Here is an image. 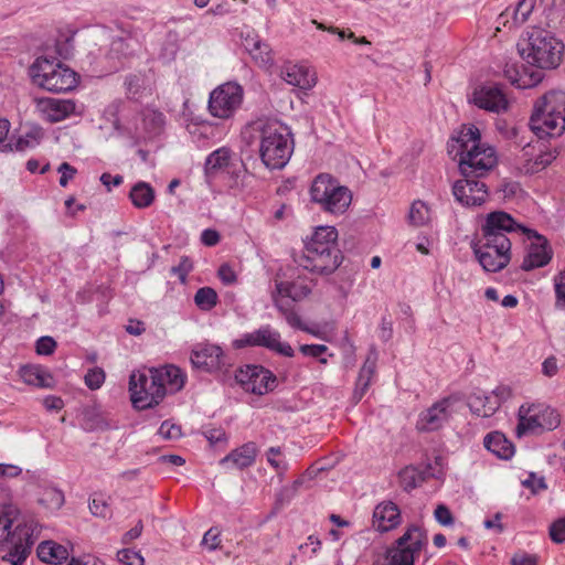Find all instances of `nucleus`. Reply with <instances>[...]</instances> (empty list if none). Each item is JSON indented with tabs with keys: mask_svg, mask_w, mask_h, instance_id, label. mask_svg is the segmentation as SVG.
<instances>
[{
	"mask_svg": "<svg viewBox=\"0 0 565 565\" xmlns=\"http://www.w3.org/2000/svg\"><path fill=\"white\" fill-rule=\"evenodd\" d=\"M281 78L289 85L300 89H311L316 83V74L308 67L298 64H287L281 68Z\"/></svg>",
	"mask_w": 565,
	"mask_h": 565,
	"instance_id": "bb28decb",
	"label": "nucleus"
},
{
	"mask_svg": "<svg viewBox=\"0 0 565 565\" xmlns=\"http://www.w3.org/2000/svg\"><path fill=\"white\" fill-rule=\"evenodd\" d=\"M41 138V131L39 129H33L31 131L25 132L23 136H20L14 143V148L18 151H24L30 148H34Z\"/></svg>",
	"mask_w": 565,
	"mask_h": 565,
	"instance_id": "37998d69",
	"label": "nucleus"
},
{
	"mask_svg": "<svg viewBox=\"0 0 565 565\" xmlns=\"http://www.w3.org/2000/svg\"><path fill=\"white\" fill-rule=\"evenodd\" d=\"M556 306L565 307V270L554 278Z\"/></svg>",
	"mask_w": 565,
	"mask_h": 565,
	"instance_id": "bf43d9fd",
	"label": "nucleus"
},
{
	"mask_svg": "<svg viewBox=\"0 0 565 565\" xmlns=\"http://www.w3.org/2000/svg\"><path fill=\"white\" fill-rule=\"evenodd\" d=\"M41 117L49 122H58L75 111V103L71 99L41 98L36 102Z\"/></svg>",
	"mask_w": 565,
	"mask_h": 565,
	"instance_id": "4be33fe9",
	"label": "nucleus"
},
{
	"mask_svg": "<svg viewBox=\"0 0 565 565\" xmlns=\"http://www.w3.org/2000/svg\"><path fill=\"white\" fill-rule=\"evenodd\" d=\"M302 482V478H299L295 480L291 486L282 488L277 495V502L280 504L289 503L296 497Z\"/></svg>",
	"mask_w": 565,
	"mask_h": 565,
	"instance_id": "603ef678",
	"label": "nucleus"
},
{
	"mask_svg": "<svg viewBox=\"0 0 565 565\" xmlns=\"http://www.w3.org/2000/svg\"><path fill=\"white\" fill-rule=\"evenodd\" d=\"M252 127L259 134V156L263 163L269 169L284 168L294 151L289 128L270 119H258Z\"/></svg>",
	"mask_w": 565,
	"mask_h": 565,
	"instance_id": "20e7f679",
	"label": "nucleus"
},
{
	"mask_svg": "<svg viewBox=\"0 0 565 565\" xmlns=\"http://www.w3.org/2000/svg\"><path fill=\"white\" fill-rule=\"evenodd\" d=\"M156 370L160 382L163 384L164 395L167 393H177L183 388L186 376L180 367L166 365Z\"/></svg>",
	"mask_w": 565,
	"mask_h": 565,
	"instance_id": "c756f323",
	"label": "nucleus"
},
{
	"mask_svg": "<svg viewBox=\"0 0 565 565\" xmlns=\"http://www.w3.org/2000/svg\"><path fill=\"white\" fill-rule=\"evenodd\" d=\"M89 510L95 516L103 519L109 518L111 514L107 501L102 497H94L89 503Z\"/></svg>",
	"mask_w": 565,
	"mask_h": 565,
	"instance_id": "09e8293b",
	"label": "nucleus"
},
{
	"mask_svg": "<svg viewBox=\"0 0 565 565\" xmlns=\"http://www.w3.org/2000/svg\"><path fill=\"white\" fill-rule=\"evenodd\" d=\"M129 392L134 406L140 409L153 407L164 397L163 384L156 369L134 372L129 379Z\"/></svg>",
	"mask_w": 565,
	"mask_h": 565,
	"instance_id": "9d476101",
	"label": "nucleus"
},
{
	"mask_svg": "<svg viewBox=\"0 0 565 565\" xmlns=\"http://www.w3.org/2000/svg\"><path fill=\"white\" fill-rule=\"evenodd\" d=\"M532 147L530 145H526L523 148V156L522 160L523 162L520 163L518 167L519 170L522 173L525 174H533L536 173L543 169H545L552 161L556 158L557 151L556 150H548V151H541L540 154L535 157V159L527 158L531 154Z\"/></svg>",
	"mask_w": 565,
	"mask_h": 565,
	"instance_id": "c85d7f7f",
	"label": "nucleus"
},
{
	"mask_svg": "<svg viewBox=\"0 0 565 565\" xmlns=\"http://www.w3.org/2000/svg\"><path fill=\"white\" fill-rule=\"evenodd\" d=\"M106 374L100 367L89 369L84 377L85 384L89 390H98L104 384Z\"/></svg>",
	"mask_w": 565,
	"mask_h": 565,
	"instance_id": "49530a36",
	"label": "nucleus"
},
{
	"mask_svg": "<svg viewBox=\"0 0 565 565\" xmlns=\"http://www.w3.org/2000/svg\"><path fill=\"white\" fill-rule=\"evenodd\" d=\"M550 537L556 544L565 543V518H561L551 524Z\"/></svg>",
	"mask_w": 565,
	"mask_h": 565,
	"instance_id": "6e6d98bb",
	"label": "nucleus"
},
{
	"mask_svg": "<svg viewBox=\"0 0 565 565\" xmlns=\"http://www.w3.org/2000/svg\"><path fill=\"white\" fill-rule=\"evenodd\" d=\"M452 397H445L423 411L417 419L416 428L419 431H436L443 428L452 416Z\"/></svg>",
	"mask_w": 565,
	"mask_h": 565,
	"instance_id": "dca6fc26",
	"label": "nucleus"
},
{
	"mask_svg": "<svg viewBox=\"0 0 565 565\" xmlns=\"http://www.w3.org/2000/svg\"><path fill=\"white\" fill-rule=\"evenodd\" d=\"M117 558L122 565H143L145 559L138 551L124 548L117 553Z\"/></svg>",
	"mask_w": 565,
	"mask_h": 565,
	"instance_id": "de8ad7c7",
	"label": "nucleus"
},
{
	"mask_svg": "<svg viewBox=\"0 0 565 565\" xmlns=\"http://www.w3.org/2000/svg\"><path fill=\"white\" fill-rule=\"evenodd\" d=\"M311 200L318 203L322 210L332 214H342L352 201V194L347 186L329 174L318 175L310 189Z\"/></svg>",
	"mask_w": 565,
	"mask_h": 565,
	"instance_id": "0eeeda50",
	"label": "nucleus"
},
{
	"mask_svg": "<svg viewBox=\"0 0 565 565\" xmlns=\"http://www.w3.org/2000/svg\"><path fill=\"white\" fill-rule=\"evenodd\" d=\"M473 253L486 271L498 273L505 268L511 259V249L486 247L483 243L472 244Z\"/></svg>",
	"mask_w": 565,
	"mask_h": 565,
	"instance_id": "6ab92c4d",
	"label": "nucleus"
},
{
	"mask_svg": "<svg viewBox=\"0 0 565 565\" xmlns=\"http://www.w3.org/2000/svg\"><path fill=\"white\" fill-rule=\"evenodd\" d=\"M377 351L375 348H371L359 372L355 388L353 392V399L355 403L360 402L371 385V381L375 374Z\"/></svg>",
	"mask_w": 565,
	"mask_h": 565,
	"instance_id": "cd10ccee",
	"label": "nucleus"
},
{
	"mask_svg": "<svg viewBox=\"0 0 565 565\" xmlns=\"http://www.w3.org/2000/svg\"><path fill=\"white\" fill-rule=\"evenodd\" d=\"M57 171L61 173L60 185L63 188L66 186L68 181L76 174V169L67 162L61 163Z\"/></svg>",
	"mask_w": 565,
	"mask_h": 565,
	"instance_id": "774afa93",
	"label": "nucleus"
},
{
	"mask_svg": "<svg viewBox=\"0 0 565 565\" xmlns=\"http://www.w3.org/2000/svg\"><path fill=\"white\" fill-rule=\"evenodd\" d=\"M338 231L333 226H320L313 233L311 239L326 242L328 244H337Z\"/></svg>",
	"mask_w": 565,
	"mask_h": 565,
	"instance_id": "8fccbe9b",
	"label": "nucleus"
},
{
	"mask_svg": "<svg viewBox=\"0 0 565 565\" xmlns=\"http://www.w3.org/2000/svg\"><path fill=\"white\" fill-rule=\"evenodd\" d=\"M434 516L440 525L449 526L454 524L452 513L445 504L437 505L434 512Z\"/></svg>",
	"mask_w": 565,
	"mask_h": 565,
	"instance_id": "13d9d810",
	"label": "nucleus"
},
{
	"mask_svg": "<svg viewBox=\"0 0 565 565\" xmlns=\"http://www.w3.org/2000/svg\"><path fill=\"white\" fill-rule=\"evenodd\" d=\"M81 426L86 431L105 430L110 427L103 412L97 407H87L83 411Z\"/></svg>",
	"mask_w": 565,
	"mask_h": 565,
	"instance_id": "f704fd0d",
	"label": "nucleus"
},
{
	"mask_svg": "<svg viewBox=\"0 0 565 565\" xmlns=\"http://www.w3.org/2000/svg\"><path fill=\"white\" fill-rule=\"evenodd\" d=\"M257 446L248 441L241 447L232 450L227 456L220 460V465L232 469H245L254 465L257 457Z\"/></svg>",
	"mask_w": 565,
	"mask_h": 565,
	"instance_id": "a878e982",
	"label": "nucleus"
},
{
	"mask_svg": "<svg viewBox=\"0 0 565 565\" xmlns=\"http://www.w3.org/2000/svg\"><path fill=\"white\" fill-rule=\"evenodd\" d=\"M217 294L211 287L199 288L194 295V302L203 311L212 310L217 303Z\"/></svg>",
	"mask_w": 565,
	"mask_h": 565,
	"instance_id": "ea45409f",
	"label": "nucleus"
},
{
	"mask_svg": "<svg viewBox=\"0 0 565 565\" xmlns=\"http://www.w3.org/2000/svg\"><path fill=\"white\" fill-rule=\"evenodd\" d=\"M530 128L539 137H559L565 131V93L551 90L533 107Z\"/></svg>",
	"mask_w": 565,
	"mask_h": 565,
	"instance_id": "39448f33",
	"label": "nucleus"
},
{
	"mask_svg": "<svg viewBox=\"0 0 565 565\" xmlns=\"http://www.w3.org/2000/svg\"><path fill=\"white\" fill-rule=\"evenodd\" d=\"M403 488L407 491L415 489L422 481L419 472L413 467H406L399 472Z\"/></svg>",
	"mask_w": 565,
	"mask_h": 565,
	"instance_id": "a18cd8bd",
	"label": "nucleus"
},
{
	"mask_svg": "<svg viewBox=\"0 0 565 565\" xmlns=\"http://www.w3.org/2000/svg\"><path fill=\"white\" fill-rule=\"evenodd\" d=\"M484 447L500 459H510L514 454L513 445L499 431L488 434L483 440Z\"/></svg>",
	"mask_w": 565,
	"mask_h": 565,
	"instance_id": "2f4dec72",
	"label": "nucleus"
},
{
	"mask_svg": "<svg viewBox=\"0 0 565 565\" xmlns=\"http://www.w3.org/2000/svg\"><path fill=\"white\" fill-rule=\"evenodd\" d=\"M192 270V262L188 257H182L179 265L172 267L171 271L185 282L188 274Z\"/></svg>",
	"mask_w": 565,
	"mask_h": 565,
	"instance_id": "0e129e2a",
	"label": "nucleus"
},
{
	"mask_svg": "<svg viewBox=\"0 0 565 565\" xmlns=\"http://www.w3.org/2000/svg\"><path fill=\"white\" fill-rule=\"evenodd\" d=\"M191 362L195 367L207 371L218 370L227 364L226 356L221 347L202 344L192 351Z\"/></svg>",
	"mask_w": 565,
	"mask_h": 565,
	"instance_id": "412c9836",
	"label": "nucleus"
},
{
	"mask_svg": "<svg viewBox=\"0 0 565 565\" xmlns=\"http://www.w3.org/2000/svg\"><path fill=\"white\" fill-rule=\"evenodd\" d=\"M401 511L392 501L379 503L373 512V526L380 532H387L401 523Z\"/></svg>",
	"mask_w": 565,
	"mask_h": 565,
	"instance_id": "b1692460",
	"label": "nucleus"
},
{
	"mask_svg": "<svg viewBox=\"0 0 565 565\" xmlns=\"http://www.w3.org/2000/svg\"><path fill=\"white\" fill-rule=\"evenodd\" d=\"M482 178L462 177L452 186L455 199L465 206H479L488 198V188Z\"/></svg>",
	"mask_w": 565,
	"mask_h": 565,
	"instance_id": "f3484780",
	"label": "nucleus"
},
{
	"mask_svg": "<svg viewBox=\"0 0 565 565\" xmlns=\"http://www.w3.org/2000/svg\"><path fill=\"white\" fill-rule=\"evenodd\" d=\"M522 486L530 489L533 494H536L547 488L544 477H539L534 472L529 473V477L525 480H522Z\"/></svg>",
	"mask_w": 565,
	"mask_h": 565,
	"instance_id": "864d4df0",
	"label": "nucleus"
},
{
	"mask_svg": "<svg viewBox=\"0 0 565 565\" xmlns=\"http://www.w3.org/2000/svg\"><path fill=\"white\" fill-rule=\"evenodd\" d=\"M539 557L525 552L515 553L511 558V565H537Z\"/></svg>",
	"mask_w": 565,
	"mask_h": 565,
	"instance_id": "69168bd1",
	"label": "nucleus"
},
{
	"mask_svg": "<svg viewBox=\"0 0 565 565\" xmlns=\"http://www.w3.org/2000/svg\"><path fill=\"white\" fill-rule=\"evenodd\" d=\"M230 166L231 167L225 170L226 173L231 175L228 185L231 188H239L242 185L241 179L246 174V170L242 163L231 162Z\"/></svg>",
	"mask_w": 565,
	"mask_h": 565,
	"instance_id": "5fc2aeb1",
	"label": "nucleus"
},
{
	"mask_svg": "<svg viewBox=\"0 0 565 565\" xmlns=\"http://www.w3.org/2000/svg\"><path fill=\"white\" fill-rule=\"evenodd\" d=\"M522 228L524 227L518 224L510 214L495 211L487 215L481 227L482 236L477 242L483 243L486 247L511 249V241L507 234L518 230L522 231Z\"/></svg>",
	"mask_w": 565,
	"mask_h": 565,
	"instance_id": "9b49d317",
	"label": "nucleus"
},
{
	"mask_svg": "<svg viewBox=\"0 0 565 565\" xmlns=\"http://www.w3.org/2000/svg\"><path fill=\"white\" fill-rule=\"evenodd\" d=\"M472 103L481 109L500 113L508 108V99L498 85H484L476 88Z\"/></svg>",
	"mask_w": 565,
	"mask_h": 565,
	"instance_id": "aec40b11",
	"label": "nucleus"
},
{
	"mask_svg": "<svg viewBox=\"0 0 565 565\" xmlns=\"http://www.w3.org/2000/svg\"><path fill=\"white\" fill-rule=\"evenodd\" d=\"M426 544V533L419 526L411 525L376 565H414L416 555Z\"/></svg>",
	"mask_w": 565,
	"mask_h": 565,
	"instance_id": "1a4fd4ad",
	"label": "nucleus"
},
{
	"mask_svg": "<svg viewBox=\"0 0 565 565\" xmlns=\"http://www.w3.org/2000/svg\"><path fill=\"white\" fill-rule=\"evenodd\" d=\"M154 198L153 188L145 181L137 182L129 192V199L137 209L149 207L153 203Z\"/></svg>",
	"mask_w": 565,
	"mask_h": 565,
	"instance_id": "72a5a7b5",
	"label": "nucleus"
},
{
	"mask_svg": "<svg viewBox=\"0 0 565 565\" xmlns=\"http://www.w3.org/2000/svg\"><path fill=\"white\" fill-rule=\"evenodd\" d=\"M130 39L115 38L109 47V54L114 58H120L132 53Z\"/></svg>",
	"mask_w": 565,
	"mask_h": 565,
	"instance_id": "c03bdc74",
	"label": "nucleus"
},
{
	"mask_svg": "<svg viewBox=\"0 0 565 565\" xmlns=\"http://www.w3.org/2000/svg\"><path fill=\"white\" fill-rule=\"evenodd\" d=\"M534 7L535 0H520L512 11H510V9H507L500 15V19L511 17L513 25H521L527 21L529 17L533 12Z\"/></svg>",
	"mask_w": 565,
	"mask_h": 565,
	"instance_id": "e433bc0d",
	"label": "nucleus"
},
{
	"mask_svg": "<svg viewBox=\"0 0 565 565\" xmlns=\"http://www.w3.org/2000/svg\"><path fill=\"white\" fill-rule=\"evenodd\" d=\"M539 406L532 404L526 405L523 404L519 408V423L516 426V434L518 436H522L525 434H533L539 428L552 430L556 428L559 425V417L558 414L550 408L545 407L543 409V416L548 415L550 420L548 422H542L540 416V411H537Z\"/></svg>",
	"mask_w": 565,
	"mask_h": 565,
	"instance_id": "2eb2a0df",
	"label": "nucleus"
},
{
	"mask_svg": "<svg viewBox=\"0 0 565 565\" xmlns=\"http://www.w3.org/2000/svg\"><path fill=\"white\" fill-rule=\"evenodd\" d=\"M244 90L236 83H225L212 90L209 98V110L212 116L227 119L234 115L243 102Z\"/></svg>",
	"mask_w": 565,
	"mask_h": 565,
	"instance_id": "ddd939ff",
	"label": "nucleus"
},
{
	"mask_svg": "<svg viewBox=\"0 0 565 565\" xmlns=\"http://www.w3.org/2000/svg\"><path fill=\"white\" fill-rule=\"evenodd\" d=\"M166 124L164 115L153 108H146L140 113V125L136 127L138 138L150 139L163 131Z\"/></svg>",
	"mask_w": 565,
	"mask_h": 565,
	"instance_id": "393cba45",
	"label": "nucleus"
},
{
	"mask_svg": "<svg viewBox=\"0 0 565 565\" xmlns=\"http://www.w3.org/2000/svg\"><path fill=\"white\" fill-rule=\"evenodd\" d=\"M39 503L49 510H58L64 503V494L57 488H44L40 493Z\"/></svg>",
	"mask_w": 565,
	"mask_h": 565,
	"instance_id": "58836bf2",
	"label": "nucleus"
},
{
	"mask_svg": "<svg viewBox=\"0 0 565 565\" xmlns=\"http://www.w3.org/2000/svg\"><path fill=\"white\" fill-rule=\"evenodd\" d=\"M220 531L212 527L209 531L205 532L202 543L204 545H207L209 550L214 551L220 545Z\"/></svg>",
	"mask_w": 565,
	"mask_h": 565,
	"instance_id": "338daca9",
	"label": "nucleus"
},
{
	"mask_svg": "<svg viewBox=\"0 0 565 565\" xmlns=\"http://www.w3.org/2000/svg\"><path fill=\"white\" fill-rule=\"evenodd\" d=\"M235 349L246 347H262L278 355L292 358L295 351L288 342L281 341L280 332L269 324L262 326L253 332L244 333L233 341Z\"/></svg>",
	"mask_w": 565,
	"mask_h": 565,
	"instance_id": "f8f14e48",
	"label": "nucleus"
},
{
	"mask_svg": "<svg viewBox=\"0 0 565 565\" xmlns=\"http://www.w3.org/2000/svg\"><path fill=\"white\" fill-rule=\"evenodd\" d=\"M36 353L41 355H50L54 352L56 348V342L52 337L45 335L41 337L36 341Z\"/></svg>",
	"mask_w": 565,
	"mask_h": 565,
	"instance_id": "680f3d73",
	"label": "nucleus"
},
{
	"mask_svg": "<svg viewBox=\"0 0 565 565\" xmlns=\"http://www.w3.org/2000/svg\"><path fill=\"white\" fill-rule=\"evenodd\" d=\"M158 433L164 439H178L181 436V428L175 424L164 420Z\"/></svg>",
	"mask_w": 565,
	"mask_h": 565,
	"instance_id": "052dcab7",
	"label": "nucleus"
},
{
	"mask_svg": "<svg viewBox=\"0 0 565 565\" xmlns=\"http://www.w3.org/2000/svg\"><path fill=\"white\" fill-rule=\"evenodd\" d=\"M36 553L38 557L42 562L49 564H60L68 557L66 547L53 541H44L40 543Z\"/></svg>",
	"mask_w": 565,
	"mask_h": 565,
	"instance_id": "473e14b6",
	"label": "nucleus"
},
{
	"mask_svg": "<svg viewBox=\"0 0 565 565\" xmlns=\"http://www.w3.org/2000/svg\"><path fill=\"white\" fill-rule=\"evenodd\" d=\"M328 347L324 344H301L299 347V351L306 355L311 358H320L322 354L328 352Z\"/></svg>",
	"mask_w": 565,
	"mask_h": 565,
	"instance_id": "e2e57ef3",
	"label": "nucleus"
},
{
	"mask_svg": "<svg viewBox=\"0 0 565 565\" xmlns=\"http://www.w3.org/2000/svg\"><path fill=\"white\" fill-rule=\"evenodd\" d=\"M231 152L226 148H220L210 153L205 160L206 173L211 174L217 170H226L231 166Z\"/></svg>",
	"mask_w": 565,
	"mask_h": 565,
	"instance_id": "4c0bfd02",
	"label": "nucleus"
},
{
	"mask_svg": "<svg viewBox=\"0 0 565 565\" xmlns=\"http://www.w3.org/2000/svg\"><path fill=\"white\" fill-rule=\"evenodd\" d=\"M409 223L414 226H423L429 220V209L423 201H415L408 214Z\"/></svg>",
	"mask_w": 565,
	"mask_h": 565,
	"instance_id": "a19ab883",
	"label": "nucleus"
},
{
	"mask_svg": "<svg viewBox=\"0 0 565 565\" xmlns=\"http://www.w3.org/2000/svg\"><path fill=\"white\" fill-rule=\"evenodd\" d=\"M29 74L34 85L52 93H64L73 89L76 73L55 58L38 57L30 66Z\"/></svg>",
	"mask_w": 565,
	"mask_h": 565,
	"instance_id": "423d86ee",
	"label": "nucleus"
},
{
	"mask_svg": "<svg viewBox=\"0 0 565 565\" xmlns=\"http://www.w3.org/2000/svg\"><path fill=\"white\" fill-rule=\"evenodd\" d=\"M20 375L24 383L36 387H50L52 383V376L36 365L22 366Z\"/></svg>",
	"mask_w": 565,
	"mask_h": 565,
	"instance_id": "c9c22d12",
	"label": "nucleus"
},
{
	"mask_svg": "<svg viewBox=\"0 0 565 565\" xmlns=\"http://www.w3.org/2000/svg\"><path fill=\"white\" fill-rule=\"evenodd\" d=\"M341 262L342 255L337 244L327 245L326 242L317 239H310L303 254L297 259L300 267L320 275L333 273Z\"/></svg>",
	"mask_w": 565,
	"mask_h": 565,
	"instance_id": "6e6552de",
	"label": "nucleus"
},
{
	"mask_svg": "<svg viewBox=\"0 0 565 565\" xmlns=\"http://www.w3.org/2000/svg\"><path fill=\"white\" fill-rule=\"evenodd\" d=\"M243 46L257 66L269 70L274 65V53L270 45L257 34L247 33L243 38Z\"/></svg>",
	"mask_w": 565,
	"mask_h": 565,
	"instance_id": "5701e85b",
	"label": "nucleus"
},
{
	"mask_svg": "<svg viewBox=\"0 0 565 565\" xmlns=\"http://www.w3.org/2000/svg\"><path fill=\"white\" fill-rule=\"evenodd\" d=\"M459 170L462 177L484 178L498 163L493 147L480 142L476 126L461 130L458 138Z\"/></svg>",
	"mask_w": 565,
	"mask_h": 565,
	"instance_id": "7ed1b4c3",
	"label": "nucleus"
},
{
	"mask_svg": "<svg viewBox=\"0 0 565 565\" xmlns=\"http://www.w3.org/2000/svg\"><path fill=\"white\" fill-rule=\"evenodd\" d=\"M13 505L4 507L0 515V548L7 550L3 559L21 565L39 537L40 530L33 520L21 521Z\"/></svg>",
	"mask_w": 565,
	"mask_h": 565,
	"instance_id": "f03ea898",
	"label": "nucleus"
},
{
	"mask_svg": "<svg viewBox=\"0 0 565 565\" xmlns=\"http://www.w3.org/2000/svg\"><path fill=\"white\" fill-rule=\"evenodd\" d=\"M312 286V281L307 282L303 279H297L294 281L277 282L276 289L282 297L290 298L294 301H301L310 295Z\"/></svg>",
	"mask_w": 565,
	"mask_h": 565,
	"instance_id": "7c9ffc66",
	"label": "nucleus"
},
{
	"mask_svg": "<svg viewBox=\"0 0 565 565\" xmlns=\"http://www.w3.org/2000/svg\"><path fill=\"white\" fill-rule=\"evenodd\" d=\"M467 404L472 414L486 417V406L481 398V392H475L468 396Z\"/></svg>",
	"mask_w": 565,
	"mask_h": 565,
	"instance_id": "4d7b16f0",
	"label": "nucleus"
},
{
	"mask_svg": "<svg viewBox=\"0 0 565 565\" xmlns=\"http://www.w3.org/2000/svg\"><path fill=\"white\" fill-rule=\"evenodd\" d=\"M274 301H275L276 308L285 316V319H286L287 323L290 327H292L295 329H300V330L307 331V332L312 333V334H316L313 331L309 330L302 323V320H301V318L299 317V315L297 312H295L291 309L286 308L285 305L282 303V301L277 299L275 296H274Z\"/></svg>",
	"mask_w": 565,
	"mask_h": 565,
	"instance_id": "79ce46f5",
	"label": "nucleus"
},
{
	"mask_svg": "<svg viewBox=\"0 0 565 565\" xmlns=\"http://www.w3.org/2000/svg\"><path fill=\"white\" fill-rule=\"evenodd\" d=\"M276 376L260 365H246L235 373V382L246 392L264 395L276 386Z\"/></svg>",
	"mask_w": 565,
	"mask_h": 565,
	"instance_id": "4468645a",
	"label": "nucleus"
},
{
	"mask_svg": "<svg viewBox=\"0 0 565 565\" xmlns=\"http://www.w3.org/2000/svg\"><path fill=\"white\" fill-rule=\"evenodd\" d=\"M281 456V449L280 447H270L267 452V462L276 470V471H286L287 470V463L282 459H279L278 457Z\"/></svg>",
	"mask_w": 565,
	"mask_h": 565,
	"instance_id": "3c124183",
	"label": "nucleus"
},
{
	"mask_svg": "<svg viewBox=\"0 0 565 565\" xmlns=\"http://www.w3.org/2000/svg\"><path fill=\"white\" fill-rule=\"evenodd\" d=\"M563 49V44L551 32L543 29H533L529 33L527 40L519 44V52L529 64L536 66V68L523 66L522 71L514 70L515 76L510 75V70L505 73L512 84L519 88L534 87L543 79V70L558 66Z\"/></svg>",
	"mask_w": 565,
	"mask_h": 565,
	"instance_id": "f257e3e1",
	"label": "nucleus"
},
{
	"mask_svg": "<svg viewBox=\"0 0 565 565\" xmlns=\"http://www.w3.org/2000/svg\"><path fill=\"white\" fill-rule=\"evenodd\" d=\"M522 232L526 234L529 239L534 241L529 246L521 268L529 271L547 265L552 258V249L548 246L547 239L533 230L524 227Z\"/></svg>",
	"mask_w": 565,
	"mask_h": 565,
	"instance_id": "a211bd4d",
	"label": "nucleus"
}]
</instances>
